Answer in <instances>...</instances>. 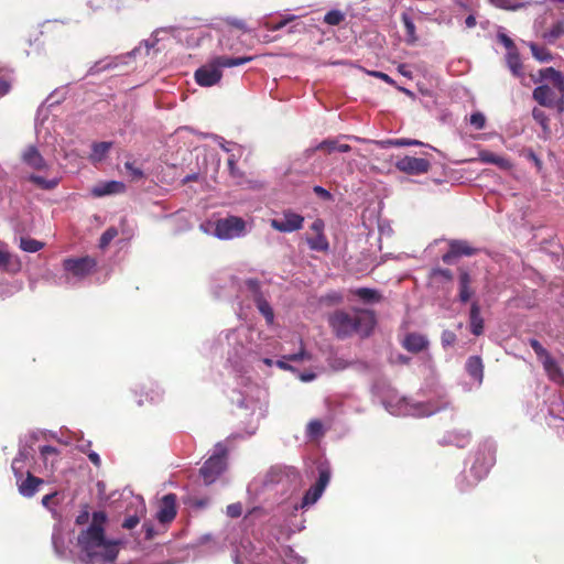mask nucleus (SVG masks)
<instances>
[{"label": "nucleus", "mask_w": 564, "mask_h": 564, "mask_svg": "<svg viewBox=\"0 0 564 564\" xmlns=\"http://www.w3.org/2000/svg\"><path fill=\"white\" fill-rule=\"evenodd\" d=\"M259 332L247 326H239L221 333L217 343L220 354L234 368H243L245 365L260 360L261 344Z\"/></svg>", "instance_id": "nucleus-1"}, {"label": "nucleus", "mask_w": 564, "mask_h": 564, "mask_svg": "<svg viewBox=\"0 0 564 564\" xmlns=\"http://www.w3.org/2000/svg\"><path fill=\"white\" fill-rule=\"evenodd\" d=\"M105 513L95 512L93 523L78 536L80 551L89 562H112L118 555L119 543L105 538Z\"/></svg>", "instance_id": "nucleus-2"}, {"label": "nucleus", "mask_w": 564, "mask_h": 564, "mask_svg": "<svg viewBox=\"0 0 564 564\" xmlns=\"http://www.w3.org/2000/svg\"><path fill=\"white\" fill-rule=\"evenodd\" d=\"M37 438L34 434H30L20 441L19 452L12 462V471L17 478V485L19 492L26 498H31L35 495L39 486L43 484V480L33 476L31 471H26V478L23 479L24 465L25 463L34 458L35 443Z\"/></svg>", "instance_id": "nucleus-3"}, {"label": "nucleus", "mask_w": 564, "mask_h": 564, "mask_svg": "<svg viewBox=\"0 0 564 564\" xmlns=\"http://www.w3.org/2000/svg\"><path fill=\"white\" fill-rule=\"evenodd\" d=\"M300 475L294 467L275 466L267 474L254 477L247 487V495L251 502H258L265 499V494L274 488V486L291 485L297 482Z\"/></svg>", "instance_id": "nucleus-4"}, {"label": "nucleus", "mask_w": 564, "mask_h": 564, "mask_svg": "<svg viewBox=\"0 0 564 564\" xmlns=\"http://www.w3.org/2000/svg\"><path fill=\"white\" fill-rule=\"evenodd\" d=\"M329 324L339 338L349 337L355 333L368 336L376 324V318L375 314L367 310H359L354 314L338 311L329 317Z\"/></svg>", "instance_id": "nucleus-5"}, {"label": "nucleus", "mask_w": 564, "mask_h": 564, "mask_svg": "<svg viewBox=\"0 0 564 564\" xmlns=\"http://www.w3.org/2000/svg\"><path fill=\"white\" fill-rule=\"evenodd\" d=\"M383 405L389 413L395 416L423 417L446 409L449 402L446 399L436 402H412L408 398L393 392L384 398Z\"/></svg>", "instance_id": "nucleus-6"}, {"label": "nucleus", "mask_w": 564, "mask_h": 564, "mask_svg": "<svg viewBox=\"0 0 564 564\" xmlns=\"http://www.w3.org/2000/svg\"><path fill=\"white\" fill-rule=\"evenodd\" d=\"M495 462V447L491 442H486L478 451L476 459L469 471L462 474L457 479L460 491H466L477 485L488 474Z\"/></svg>", "instance_id": "nucleus-7"}, {"label": "nucleus", "mask_w": 564, "mask_h": 564, "mask_svg": "<svg viewBox=\"0 0 564 564\" xmlns=\"http://www.w3.org/2000/svg\"><path fill=\"white\" fill-rule=\"evenodd\" d=\"M252 56L245 57H227V56H218L214 58L210 63L203 65L195 72V79L199 86L210 87L217 84L221 79V68L223 67H235L243 65L250 61H252Z\"/></svg>", "instance_id": "nucleus-8"}, {"label": "nucleus", "mask_w": 564, "mask_h": 564, "mask_svg": "<svg viewBox=\"0 0 564 564\" xmlns=\"http://www.w3.org/2000/svg\"><path fill=\"white\" fill-rule=\"evenodd\" d=\"M199 228L208 235L221 240H231L247 235L250 226L246 220L237 216H228L216 221L200 224Z\"/></svg>", "instance_id": "nucleus-9"}, {"label": "nucleus", "mask_w": 564, "mask_h": 564, "mask_svg": "<svg viewBox=\"0 0 564 564\" xmlns=\"http://www.w3.org/2000/svg\"><path fill=\"white\" fill-rule=\"evenodd\" d=\"M96 267V261L90 257L68 258L63 262L65 274L59 279V284L75 286L88 276Z\"/></svg>", "instance_id": "nucleus-10"}, {"label": "nucleus", "mask_w": 564, "mask_h": 564, "mask_svg": "<svg viewBox=\"0 0 564 564\" xmlns=\"http://www.w3.org/2000/svg\"><path fill=\"white\" fill-rule=\"evenodd\" d=\"M226 454L227 449L223 443H217L214 448L213 455L205 462L200 468V475L205 484L210 485L226 469Z\"/></svg>", "instance_id": "nucleus-11"}, {"label": "nucleus", "mask_w": 564, "mask_h": 564, "mask_svg": "<svg viewBox=\"0 0 564 564\" xmlns=\"http://www.w3.org/2000/svg\"><path fill=\"white\" fill-rule=\"evenodd\" d=\"M39 459L34 462L33 471L44 475H52L59 460V451L53 446L44 445L39 447Z\"/></svg>", "instance_id": "nucleus-12"}, {"label": "nucleus", "mask_w": 564, "mask_h": 564, "mask_svg": "<svg viewBox=\"0 0 564 564\" xmlns=\"http://www.w3.org/2000/svg\"><path fill=\"white\" fill-rule=\"evenodd\" d=\"M532 97L542 107L562 108L564 90H557L554 86L550 87L546 84H542L533 89Z\"/></svg>", "instance_id": "nucleus-13"}, {"label": "nucleus", "mask_w": 564, "mask_h": 564, "mask_svg": "<svg viewBox=\"0 0 564 564\" xmlns=\"http://www.w3.org/2000/svg\"><path fill=\"white\" fill-rule=\"evenodd\" d=\"M329 480L330 468L327 465H321L318 467V479L304 495L301 507L305 508L314 505L322 497Z\"/></svg>", "instance_id": "nucleus-14"}, {"label": "nucleus", "mask_w": 564, "mask_h": 564, "mask_svg": "<svg viewBox=\"0 0 564 564\" xmlns=\"http://www.w3.org/2000/svg\"><path fill=\"white\" fill-rule=\"evenodd\" d=\"M256 391V398H250V399H247V398H242V399H238L237 402H238V405L241 410H251V413L250 415L252 416V421H251V430L248 431V435H252L254 434L256 430H257V424L258 422L260 421V419H262L264 416V409H263V405L261 403V397L264 395V392L262 390H260L259 388H256L254 389Z\"/></svg>", "instance_id": "nucleus-15"}, {"label": "nucleus", "mask_w": 564, "mask_h": 564, "mask_svg": "<svg viewBox=\"0 0 564 564\" xmlns=\"http://www.w3.org/2000/svg\"><path fill=\"white\" fill-rule=\"evenodd\" d=\"M304 217L292 210H285L280 217L270 220L273 229L280 232H293L303 227Z\"/></svg>", "instance_id": "nucleus-16"}, {"label": "nucleus", "mask_w": 564, "mask_h": 564, "mask_svg": "<svg viewBox=\"0 0 564 564\" xmlns=\"http://www.w3.org/2000/svg\"><path fill=\"white\" fill-rule=\"evenodd\" d=\"M395 167L409 175H421L431 169V162L424 158L404 156L395 162Z\"/></svg>", "instance_id": "nucleus-17"}, {"label": "nucleus", "mask_w": 564, "mask_h": 564, "mask_svg": "<svg viewBox=\"0 0 564 564\" xmlns=\"http://www.w3.org/2000/svg\"><path fill=\"white\" fill-rule=\"evenodd\" d=\"M476 250L466 241L452 240L449 242V251L443 254L442 260L446 264H453L456 258L460 256H473Z\"/></svg>", "instance_id": "nucleus-18"}, {"label": "nucleus", "mask_w": 564, "mask_h": 564, "mask_svg": "<svg viewBox=\"0 0 564 564\" xmlns=\"http://www.w3.org/2000/svg\"><path fill=\"white\" fill-rule=\"evenodd\" d=\"M176 497L173 494L165 495L162 498L160 509L158 511V520L162 523L172 521L176 516Z\"/></svg>", "instance_id": "nucleus-19"}, {"label": "nucleus", "mask_w": 564, "mask_h": 564, "mask_svg": "<svg viewBox=\"0 0 564 564\" xmlns=\"http://www.w3.org/2000/svg\"><path fill=\"white\" fill-rule=\"evenodd\" d=\"M169 33V30L167 29H158L155 30L151 36L147 40H144L143 42L140 43V45L138 47H135L133 51H132V54L133 55H141L142 51L144 50V54L145 55H149L151 50H154L155 52L159 51V48H155V46L158 45V43L163 40V34H167Z\"/></svg>", "instance_id": "nucleus-20"}, {"label": "nucleus", "mask_w": 564, "mask_h": 564, "mask_svg": "<svg viewBox=\"0 0 564 564\" xmlns=\"http://www.w3.org/2000/svg\"><path fill=\"white\" fill-rule=\"evenodd\" d=\"M478 160L485 164H494L501 170L508 171L512 167V163L506 156L498 155L488 150H480L478 152Z\"/></svg>", "instance_id": "nucleus-21"}, {"label": "nucleus", "mask_w": 564, "mask_h": 564, "mask_svg": "<svg viewBox=\"0 0 564 564\" xmlns=\"http://www.w3.org/2000/svg\"><path fill=\"white\" fill-rule=\"evenodd\" d=\"M22 264L18 256L12 254L7 249L0 248V269L9 272L17 273L21 270Z\"/></svg>", "instance_id": "nucleus-22"}, {"label": "nucleus", "mask_w": 564, "mask_h": 564, "mask_svg": "<svg viewBox=\"0 0 564 564\" xmlns=\"http://www.w3.org/2000/svg\"><path fill=\"white\" fill-rule=\"evenodd\" d=\"M126 186L123 183L118 181H108L100 183L91 188V194L95 197H102L106 195L119 194L124 191Z\"/></svg>", "instance_id": "nucleus-23"}, {"label": "nucleus", "mask_w": 564, "mask_h": 564, "mask_svg": "<svg viewBox=\"0 0 564 564\" xmlns=\"http://www.w3.org/2000/svg\"><path fill=\"white\" fill-rule=\"evenodd\" d=\"M470 442V433L468 431H452L443 436L441 444L455 445L459 448L466 447Z\"/></svg>", "instance_id": "nucleus-24"}, {"label": "nucleus", "mask_w": 564, "mask_h": 564, "mask_svg": "<svg viewBox=\"0 0 564 564\" xmlns=\"http://www.w3.org/2000/svg\"><path fill=\"white\" fill-rule=\"evenodd\" d=\"M23 162L32 169L44 170L46 162L34 145H30L22 154Z\"/></svg>", "instance_id": "nucleus-25"}, {"label": "nucleus", "mask_w": 564, "mask_h": 564, "mask_svg": "<svg viewBox=\"0 0 564 564\" xmlns=\"http://www.w3.org/2000/svg\"><path fill=\"white\" fill-rule=\"evenodd\" d=\"M427 344L426 337L416 333L406 335L403 340L404 348L411 352L422 351L427 347Z\"/></svg>", "instance_id": "nucleus-26"}, {"label": "nucleus", "mask_w": 564, "mask_h": 564, "mask_svg": "<svg viewBox=\"0 0 564 564\" xmlns=\"http://www.w3.org/2000/svg\"><path fill=\"white\" fill-rule=\"evenodd\" d=\"M541 79L550 80L557 90H564V74L553 67L542 68L539 72Z\"/></svg>", "instance_id": "nucleus-27"}, {"label": "nucleus", "mask_w": 564, "mask_h": 564, "mask_svg": "<svg viewBox=\"0 0 564 564\" xmlns=\"http://www.w3.org/2000/svg\"><path fill=\"white\" fill-rule=\"evenodd\" d=\"M135 511L134 514L129 516L122 523L126 529H133L140 522V519L145 514V502L141 497L134 499Z\"/></svg>", "instance_id": "nucleus-28"}, {"label": "nucleus", "mask_w": 564, "mask_h": 564, "mask_svg": "<svg viewBox=\"0 0 564 564\" xmlns=\"http://www.w3.org/2000/svg\"><path fill=\"white\" fill-rule=\"evenodd\" d=\"M541 361L545 372L551 380L556 383H562L564 381V375L562 373L556 361L551 356H545V358H543Z\"/></svg>", "instance_id": "nucleus-29"}, {"label": "nucleus", "mask_w": 564, "mask_h": 564, "mask_svg": "<svg viewBox=\"0 0 564 564\" xmlns=\"http://www.w3.org/2000/svg\"><path fill=\"white\" fill-rule=\"evenodd\" d=\"M466 370L468 375L478 382V384L482 382L484 366L481 359L478 356H471L467 359Z\"/></svg>", "instance_id": "nucleus-30"}, {"label": "nucleus", "mask_w": 564, "mask_h": 564, "mask_svg": "<svg viewBox=\"0 0 564 564\" xmlns=\"http://www.w3.org/2000/svg\"><path fill=\"white\" fill-rule=\"evenodd\" d=\"M470 330L479 336L484 330V319L480 316V310L477 303H473L470 308Z\"/></svg>", "instance_id": "nucleus-31"}, {"label": "nucleus", "mask_w": 564, "mask_h": 564, "mask_svg": "<svg viewBox=\"0 0 564 564\" xmlns=\"http://www.w3.org/2000/svg\"><path fill=\"white\" fill-rule=\"evenodd\" d=\"M506 61H507V65H508L510 72L512 73L513 76H516V77L523 76L522 63H521V59H520V56H519V53L517 50L512 51V52H508L506 55Z\"/></svg>", "instance_id": "nucleus-32"}, {"label": "nucleus", "mask_w": 564, "mask_h": 564, "mask_svg": "<svg viewBox=\"0 0 564 564\" xmlns=\"http://www.w3.org/2000/svg\"><path fill=\"white\" fill-rule=\"evenodd\" d=\"M317 150H324L328 153H332L334 151L338 152H349L351 150L350 145L346 143H339L336 139H327L321 142L317 147Z\"/></svg>", "instance_id": "nucleus-33"}, {"label": "nucleus", "mask_w": 564, "mask_h": 564, "mask_svg": "<svg viewBox=\"0 0 564 564\" xmlns=\"http://www.w3.org/2000/svg\"><path fill=\"white\" fill-rule=\"evenodd\" d=\"M354 294L365 303H377L381 300L380 293L375 289L359 288L354 291Z\"/></svg>", "instance_id": "nucleus-34"}, {"label": "nucleus", "mask_w": 564, "mask_h": 564, "mask_svg": "<svg viewBox=\"0 0 564 564\" xmlns=\"http://www.w3.org/2000/svg\"><path fill=\"white\" fill-rule=\"evenodd\" d=\"M470 282H471V280H470V275L468 274V272L460 271V274H459V299L464 303L467 302L473 295V292L469 289Z\"/></svg>", "instance_id": "nucleus-35"}, {"label": "nucleus", "mask_w": 564, "mask_h": 564, "mask_svg": "<svg viewBox=\"0 0 564 564\" xmlns=\"http://www.w3.org/2000/svg\"><path fill=\"white\" fill-rule=\"evenodd\" d=\"M111 142H98L93 145L90 159L94 162H100L105 159L109 150L111 149Z\"/></svg>", "instance_id": "nucleus-36"}, {"label": "nucleus", "mask_w": 564, "mask_h": 564, "mask_svg": "<svg viewBox=\"0 0 564 564\" xmlns=\"http://www.w3.org/2000/svg\"><path fill=\"white\" fill-rule=\"evenodd\" d=\"M286 360L295 362L311 360V355L307 354L304 349H301L297 354L284 356V360H279L276 365L282 369H292V367L286 362Z\"/></svg>", "instance_id": "nucleus-37"}, {"label": "nucleus", "mask_w": 564, "mask_h": 564, "mask_svg": "<svg viewBox=\"0 0 564 564\" xmlns=\"http://www.w3.org/2000/svg\"><path fill=\"white\" fill-rule=\"evenodd\" d=\"M256 305L259 312L264 316L268 324H273L274 313L271 305L261 296L256 297Z\"/></svg>", "instance_id": "nucleus-38"}, {"label": "nucleus", "mask_w": 564, "mask_h": 564, "mask_svg": "<svg viewBox=\"0 0 564 564\" xmlns=\"http://www.w3.org/2000/svg\"><path fill=\"white\" fill-rule=\"evenodd\" d=\"M529 47L531 50L533 57L536 61L542 63L552 61V54L545 47L539 46L538 44L532 42L529 43Z\"/></svg>", "instance_id": "nucleus-39"}, {"label": "nucleus", "mask_w": 564, "mask_h": 564, "mask_svg": "<svg viewBox=\"0 0 564 564\" xmlns=\"http://www.w3.org/2000/svg\"><path fill=\"white\" fill-rule=\"evenodd\" d=\"M43 247H44V243L39 240L32 239V238H26V237H22L20 239V248L25 252L33 253V252L41 250Z\"/></svg>", "instance_id": "nucleus-40"}, {"label": "nucleus", "mask_w": 564, "mask_h": 564, "mask_svg": "<svg viewBox=\"0 0 564 564\" xmlns=\"http://www.w3.org/2000/svg\"><path fill=\"white\" fill-rule=\"evenodd\" d=\"M345 17L346 15L343 11L334 9V10L328 11L324 15L323 21H324V23H326L328 25L336 26V25H339L345 20Z\"/></svg>", "instance_id": "nucleus-41"}, {"label": "nucleus", "mask_w": 564, "mask_h": 564, "mask_svg": "<svg viewBox=\"0 0 564 564\" xmlns=\"http://www.w3.org/2000/svg\"><path fill=\"white\" fill-rule=\"evenodd\" d=\"M306 434L312 440H317L324 434V426L321 421L313 420L307 424Z\"/></svg>", "instance_id": "nucleus-42"}, {"label": "nucleus", "mask_w": 564, "mask_h": 564, "mask_svg": "<svg viewBox=\"0 0 564 564\" xmlns=\"http://www.w3.org/2000/svg\"><path fill=\"white\" fill-rule=\"evenodd\" d=\"M307 243L312 250L326 251L329 247L326 237L323 234H318L316 237L307 240Z\"/></svg>", "instance_id": "nucleus-43"}, {"label": "nucleus", "mask_w": 564, "mask_h": 564, "mask_svg": "<svg viewBox=\"0 0 564 564\" xmlns=\"http://www.w3.org/2000/svg\"><path fill=\"white\" fill-rule=\"evenodd\" d=\"M12 85V76L9 72L0 69V97L7 95Z\"/></svg>", "instance_id": "nucleus-44"}, {"label": "nucleus", "mask_w": 564, "mask_h": 564, "mask_svg": "<svg viewBox=\"0 0 564 564\" xmlns=\"http://www.w3.org/2000/svg\"><path fill=\"white\" fill-rule=\"evenodd\" d=\"M30 180L44 189H52L56 187L59 182L58 178L46 180L39 175H31Z\"/></svg>", "instance_id": "nucleus-45"}, {"label": "nucleus", "mask_w": 564, "mask_h": 564, "mask_svg": "<svg viewBox=\"0 0 564 564\" xmlns=\"http://www.w3.org/2000/svg\"><path fill=\"white\" fill-rule=\"evenodd\" d=\"M283 563L284 564H303L304 561L302 557H300L290 547L283 549Z\"/></svg>", "instance_id": "nucleus-46"}, {"label": "nucleus", "mask_w": 564, "mask_h": 564, "mask_svg": "<svg viewBox=\"0 0 564 564\" xmlns=\"http://www.w3.org/2000/svg\"><path fill=\"white\" fill-rule=\"evenodd\" d=\"M489 2L497 8H500L503 10H510V11H516V10H519L524 7L523 3H520V2L511 3L508 0H489Z\"/></svg>", "instance_id": "nucleus-47"}, {"label": "nucleus", "mask_w": 564, "mask_h": 564, "mask_svg": "<svg viewBox=\"0 0 564 564\" xmlns=\"http://www.w3.org/2000/svg\"><path fill=\"white\" fill-rule=\"evenodd\" d=\"M469 123L476 129L481 130L486 126V116L480 111H475L469 117Z\"/></svg>", "instance_id": "nucleus-48"}, {"label": "nucleus", "mask_w": 564, "mask_h": 564, "mask_svg": "<svg viewBox=\"0 0 564 564\" xmlns=\"http://www.w3.org/2000/svg\"><path fill=\"white\" fill-rule=\"evenodd\" d=\"M118 230L113 227L108 228L100 237L99 247L105 249L117 237Z\"/></svg>", "instance_id": "nucleus-49"}, {"label": "nucleus", "mask_w": 564, "mask_h": 564, "mask_svg": "<svg viewBox=\"0 0 564 564\" xmlns=\"http://www.w3.org/2000/svg\"><path fill=\"white\" fill-rule=\"evenodd\" d=\"M562 35H564V24L562 22H557L549 30V32L545 34V37L549 41H554Z\"/></svg>", "instance_id": "nucleus-50"}, {"label": "nucleus", "mask_w": 564, "mask_h": 564, "mask_svg": "<svg viewBox=\"0 0 564 564\" xmlns=\"http://www.w3.org/2000/svg\"><path fill=\"white\" fill-rule=\"evenodd\" d=\"M402 21L410 41H415V25L412 19L406 13H403Z\"/></svg>", "instance_id": "nucleus-51"}, {"label": "nucleus", "mask_w": 564, "mask_h": 564, "mask_svg": "<svg viewBox=\"0 0 564 564\" xmlns=\"http://www.w3.org/2000/svg\"><path fill=\"white\" fill-rule=\"evenodd\" d=\"M296 19H297V17L294 14H283L282 19L279 22H276L275 24H272L271 26H269V29L271 31H279V30L283 29L285 25H288L290 22H292Z\"/></svg>", "instance_id": "nucleus-52"}, {"label": "nucleus", "mask_w": 564, "mask_h": 564, "mask_svg": "<svg viewBox=\"0 0 564 564\" xmlns=\"http://www.w3.org/2000/svg\"><path fill=\"white\" fill-rule=\"evenodd\" d=\"M112 66H113L112 65V61H110V59H102V61H99V62L95 63V65L90 67L89 73L90 74H97V73H100L102 70L109 69Z\"/></svg>", "instance_id": "nucleus-53"}, {"label": "nucleus", "mask_w": 564, "mask_h": 564, "mask_svg": "<svg viewBox=\"0 0 564 564\" xmlns=\"http://www.w3.org/2000/svg\"><path fill=\"white\" fill-rule=\"evenodd\" d=\"M532 116H533L534 120L538 123H540L543 128L547 127L549 118L543 110H541L539 108H534L532 110Z\"/></svg>", "instance_id": "nucleus-54"}, {"label": "nucleus", "mask_w": 564, "mask_h": 564, "mask_svg": "<svg viewBox=\"0 0 564 564\" xmlns=\"http://www.w3.org/2000/svg\"><path fill=\"white\" fill-rule=\"evenodd\" d=\"M226 513L230 518H238L242 513V505L240 502L231 503L227 506Z\"/></svg>", "instance_id": "nucleus-55"}, {"label": "nucleus", "mask_w": 564, "mask_h": 564, "mask_svg": "<svg viewBox=\"0 0 564 564\" xmlns=\"http://www.w3.org/2000/svg\"><path fill=\"white\" fill-rule=\"evenodd\" d=\"M124 167L126 170L129 172V174L131 175V177L133 180H139V178H142L143 177V172L141 169L134 166L133 163L131 162H126L124 163Z\"/></svg>", "instance_id": "nucleus-56"}, {"label": "nucleus", "mask_w": 564, "mask_h": 564, "mask_svg": "<svg viewBox=\"0 0 564 564\" xmlns=\"http://www.w3.org/2000/svg\"><path fill=\"white\" fill-rule=\"evenodd\" d=\"M392 143H393V147H395V148L423 144L422 142H420L417 140L406 139V138L393 139Z\"/></svg>", "instance_id": "nucleus-57"}, {"label": "nucleus", "mask_w": 564, "mask_h": 564, "mask_svg": "<svg viewBox=\"0 0 564 564\" xmlns=\"http://www.w3.org/2000/svg\"><path fill=\"white\" fill-rule=\"evenodd\" d=\"M530 346L538 355V357L542 360L545 356H550L549 352L543 348V346L536 339H530Z\"/></svg>", "instance_id": "nucleus-58"}, {"label": "nucleus", "mask_w": 564, "mask_h": 564, "mask_svg": "<svg viewBox=\"0 0 564 564\" xmlns=\"http://www.w3.org/2000/svg\"><path fill=\"white\" fill-rule=\"evenodd\" d=\"M498 40L501 44L505 45V47L508 50V52H512V51L517 50L513 41L507 34L498 33Z\"/></svg>", "instance_id": "nucleus-59"}, {"label": "nucleus", "mask_w": 564, "mask_h": 564, "mask_svg": "<svg viewBox=\"0 0 564 564\" xmlns=\"http://www.w3.org/2000/svg\"><path fill=\"white\" fill-rule=\"evenodd\" d=\"M313 192L323 200H333L332 193L319 185L314 186Z\"/></svg>", "instance_id": "nucleus-60"}, {"label": "nucleus", "mask_w": 564, "mask_h": 564, "mask_svg": "<svg viewBox=\"0 0 564 564\" xmlns=\"http://www.w3.org/2000/svg\"><path fill=\"white\" fill-rule=\"evenodd\" d=\"M329 366L334 370H344L348 367V362L346 360H344L343 358L335 357V358L330 359Z\"/></svg>", "instance_id": "nucleus-61"}, {"label": "nucleus", "mask_w": 564, "mask_h": 564, "mask_svg": "<svg viewBox=\"0 0 564 564\" xmlns=\"http://www.w3.org/2000/svg\"><path fill=\"white\" fill-rule=\"evenodd\" d=\"M74 437L78 442L76 447L83 453H88V449L91 446V442L83 440V437H79L77 433H74Z\"/></svg>", "instance_id": "nucleus-62"}, {"label": "nucleus", "mask_w": 564, "mask_h": 564, "mask_svg": "<svg viewBox=\"0 0 564 564\" xmlns=\"http://www.w3.org/2000/svg\"><path fill=\"white\" fill-rule=\"evenodd\" d=\"M456 340V335L451 330H444L442 334V344L444 346H452Z\"/></svg>", "instance_id": "nucleus-63"}, {"label": "nucleus", "mask_w": 564, "mask_h": 564, "mask_svg": "<svg viewBox=\"0 0 564 564\" xmlns=\"http://www.w3.org/2000/svg\"><path fill=\"white\" fill-rule=\"evenodd\" d=\"M370 75H372V76H375L377 78H380V79L384 80L386 83H388L390 85L394 84L393 79L389 75H387L386 73L375 70V72H370Z\"/></svg>", "instance_id": "nucleus-64"}]
</instances>
